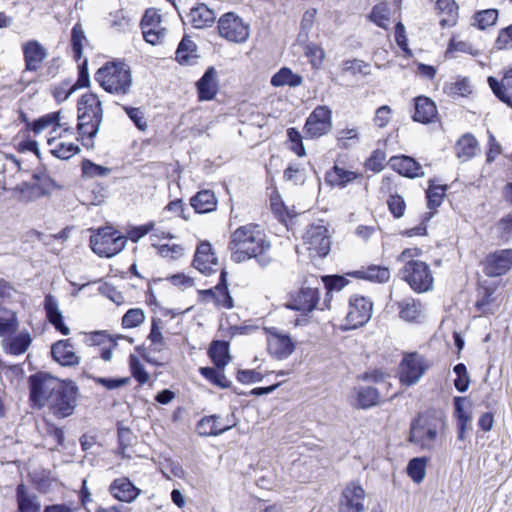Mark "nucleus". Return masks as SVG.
<instances>
[{
    "mask_svg": "<svg viewBox=\"0 0 512 512\" xmlns=\"http://www.w3.org/2000/svg\"><path fill=\"white\" fill-rule=\"evenodd\" d=\"M218 265V259L212 251L209 242H202L197 246L193 259V266L204 275H210L215 272Z\"/></svg>",
    "mask_w": 512,
    "mask_h": 512,
    "instance_id": "obj_19",
    "label": "nucleus"
},
{
    "mask_svg": "<svg viewBox=\"0 0 512 512\" xmlns=\"http://www.w3.org/2000/svg\"><path fill=\"white\" fill-rule=\"evenodd\" d=\"M498 19V10L486 9L475 13L473 17V25L484 30L496 23Z\"/></svg>",
    "mask_w": 512,
    "mask_h": 512,
    "instance_id": "obj_51",
    "label": "nucleus"
},
{
    "mask_svg": "<svg viewBox=\"0 0 512 512\" xmlns=\"http://www.w3.org/2000/svg\"><path fill=\"white\" fill-rule=\"evenodd\" d=\"M95 80L109 93L126 94L132 84L131 72L125 66H101Z\"/></svg>",
    "mask_w": 512,
    "mask_h": 512,
    "instance_id": "obj_3",
    "label": "nucleus"
},
{
    "mask_svg": "<svg viewBox=\"0 0 512 512\" xmlns=\"http://www.w3.org/2000/svg\"><path fill=\"white\" fill-rule=\"evenodd\" d=\"M399 316L407 322H418L422 317L421 303L413 298H405L397 303Z\"/></svg>",
    "mask_w": 512,
    "mask_h": 512,
    "instance_id": "obj_36",
    "label": "nucleus"
},
{
    "mask_svg": "<svg viewBox=\"0 0 512 512\" xmlns=\"http://www.w3.org/2000/svg\"><path fill=\"white\" fill-rule=\"evenodd\" d=\"M373 304L370 299L353 295L349 299L346 315V329H356L366 324L372 316Z\"/></svg>",
    "mask_w": 512,
    "mask_h": 512,
    "instance_id": "obj_12",
    "label": "nucleus"
},
{
    "mask_svg": "<svg viewBox=\"0 0 512 512\" xmlns=\"http://www.w3.org/2000/svg\"><path fill=\"white\" fill-rule=\"evenodd\" d=\"M268 352L278 360L287 359L295 350L290 335L276 327L265 328Z\"/></svg>",
    "mask_w": 512,
    "mask_h": 512,
    "instance_id": "obj_11",
    "label": "nucleus"
},
{
    "mask_svg": "<svg viewBox=\"0 0 512 512\" xmlns=\"http://www.w3.org/2000/svg\"><path fill=\"white\" fill-rule=\"evenodd\" d=\"M217 296L215 305L225 309H232L234 307L233 299L228 291L227 286V273L225 270L221 271L219 282L216 285Z\"/></svg>",
    "mask_w": 512,
    "mask_h": 512,
    "instance_id": "obj_44",
    "label": "nucleus"
},
{
    "mask_svg": "<svg viewBox=\"0 0 512 512\" xmlns=\"http://www.w3.org/2000/svg\"><path fill=\"white\" fill-rule=\"evenodd\" d=\"M142 34L147 43L158 45L164 43L168 31L162 26L161 15L158 10L149 8L141 20Z\"/></svg>",
    "mask_w": 512,
    "mask_h": 512,
    "instance_id": "obj_13",
    "label": "nucleus"
},
{
    "mask_svg": "<svg viewBox=\"0 0 512 512\" xmlns=\"http://www.w3.org/2000/svg\"><path fill=\"white\" fill-rule=\"evenodd\" d=\"M198 97L201 101L214 99L218 91L217 72L213 66L209 67L196 83Z\"/></svg>",
    "mask_w": 512,
    "mask_h": 512,
    "instance_id": "obj_27",
    "label": "nucleus"
},
{
    "mask_svg": "<svg viewBox=\"0 0 512 512\" xmlns=\"http://www.w3.org/2000/svg\"><path fill=\"white\" fill-rule=\"evenodd\" d=\"M145 320V313L140 308L129 309L122 317V325L124 328H135L142 324Z\"/></svg>",
    "mask_w": 512,
    "mask_h": 512,
    "instance_id": "obj_59",
    "label": "nucleus"
},
{
    "mask_svg": "<svg viewBox=\"0 0 512 512\" xmlns=\"http://www.w3.org/2000/svg\"><path fill=\"white\" fill-rule=\"evenodd\" d=\"M427 369L424 358L411 353L406 355L399 365V380L403 385L412 386L420 381Z\"/></svg>",
    "mask_w": 512,
    "mask_h": 512,
    "instance_id": "obj_14",
    "label": "nucleus"
},
{
    "mask_svg": "<svg viewBox=\"0 0 512 512\" xmlns=\"http://www.w3.org/2000/svg\"><path fill=\"white\" fill-rule=\"evenodd\" d=\"M356 406L361 409H369L380 403L378 390L371 386H359L355 388Z\"/></svg>",
    "mask_w": 512,
    "mask_h": 512,
    "instance_id": "obj_37",
    "label": "nucleus"
},
{
    "mask_svg": "<svg viewBox=\"0 0 512 512\" xmlns=\"http://www.w3.org/2000/svg\"><path fill=\"white\" fill-rule=\"evenodd\" d=\"M234 426L229 420L224 422L220 416L210 415L201 418L196 425V431L199 436L209 437L218 436L230 430Z\"/></svg>",
    "mask_w": 512,
    "mask_h": 512,
    "instance_id": "obj_20",
    "label": "nucleus"
},
{
    "mask_svg": "<svg viewBox=\"0 0 512 512\" xmlns=\"http://www.w3.org/2000/svg\"><path fill=\"white\" fill-rule=\"evenodd\" d=\"M86 41L84 30L80 24H76L71 33V48L73 52V58L75 61H79L82 57L83 43Z\"/></svg>",
    "mask_w": 512,
    "mask_h": 512,
    "instance_id": "obj_52",
    "label": "nucleus"
},
{
    "mask_svg": "<svg viewBox=\"0 0 512 512\" xmlns=\"http://www.w3.org/2000/svg\"><path fill=\"white\" fill-rule=\"evenodd\" d=\"M19 326L17 314L10 310H3L0 315V337H7L14 334Z\"/></svg>",
    "mask_w": 512,
    "mask_h": 512,
    "instance_id": "obj_48",
    "label": "nucleus"
},
{
    "mask_svg": "<svg viewBox=\"0 0 512 512\" xmlns=\"http://www.w3.org/2000/svg\"><path fill=\"white\" fill-rule=\"evenodd\" d=\"M90 85V75L88 66H77V80L64 81L61 85L53 90V95L57 102H63L69 98L77 89L88 87Z\"/></svg>",
    "mask_w": 512,
    "mask_h": 512,
    "instance_id": "obj_17",
    "label": "nucleus"
},
{
    "mask_svg": "<svg viewBox=\"0 0 512 512\" xmlns=\"http://www.w3.org/2000/svg\"><path fill=\"white\" fill-rule=\"evenodd\" d=\"M465 397H454V415L457 421V427H471L472 415L470 411L464 409Z\"/></svg>",
    "mask_w": 512,
    "mask_h": 512,
    "instance_id": "obj_50",
    "label": "nucleus"
},
{
    "mask_svg": "<svg viewBox=\"0 0 512 512\" xmlns=\"http://www.w3.org/2000/svg\"><path fill=\"white\" fill-rule=\"evenodd\" d=\"M30 401L37 408L46 406L61 380L45 372H38L29 377Z\"/></svg>",
    "mask_w": 512,
    "mask_h": 512,
    "instance_id": "obj_7",
    "label": "nucleus"
},
{
    "mask_svg": "<svg viewBox=\"0 0 512 512\" xmlns=\"http://www.w3.org/2000/svg\"><path fill=\"white\" fill-rule=\"evenodd\" d=\"M497 228L501 239L509 240L512 237V213L502 217L497 223Z\"/></svg>",
    "mask_w": 512,
    "mask_h": 512,
    "instance_id": "obj_64",
    "label": "nucleus"
},
{
    "mask_svg": "<svg viewBox=\"0 0 512 512\" xmlns=\"http://www.w3.org/2000/svg\"><path fill=\"white\" fill-rule=\"evenodd\" d=\"M224 369H218L213 367H201L199 369L200 374L210 381L213 385L219 388H229L231 381L225 376Z\"/></svg>",
    "mask_w": 512,
    "mask_h": 512,
    "instance_id": "obj_46",
    "label": "nucleus"
},
{
    "mask_svg": "<svg viewBox=\"0 0 512 512\" xmlns=\"http://www.w3.org/2000/svg\"><path fill=\"white\" fill-rule=\"evenodd\" d=\"M48 144L51 146V153L62 160H68L80 152L78 145L71 142L56 141L55 137L49 138Z\"/></svg>",
    "mask_w": 512,
    "mask_h": 512,
    "instance_id": "obj_41",
    "label": "nucleus"
},
{
    "mask_svg": "<svg viewBox=\"0 0 512 512\" xmlns=\"http://www.w3.org/2000/svg\"><path fill=\"white\" fill-rule=\"evenodd\" d=\"M385 161V153L381 150H376L372 153V155L366 160L365 168L367 170L378 173L382 171L384 168Z\"/></svg>",
    "mask_w": 512,
    "mask_h": 512,
    "instance_id": "obj_63",
    "label": "nucleus"
},
{
    "mask_svg": "<svg viewBox=\"0 0 512 512\" xmlns=\"http://www.w3.org/2000/svg\"><path fill=\"white\" fill-rule=\"evenodd\" d=\"M325 288L328 292L331 291H341L344 287H346L349 283V280L344 276L340 275H327L322 277Z\"/></svg>",
    "mask_w": 512,
    "mask_h": 512,
    "instance_id": "obj_61",
    "label": "nucleus"
},
{
    "mask_svg": "<svg viewBox=\"0 0 512 512\" xmlns=\"http://www.w3.org/2000/svg\"><path fill=\"white\" fill-rule=\"evenodd\" d=\"M77 392L78 388L73 382L61 381L47 405L56 417H68L76 407Z\"/></svg>",
    "mask_w": 512,
    "mask_h": 512,
    "instance_id": "obj_6",
    "label": "nucleus"
},
{
    "mask_svg": "<svg viewBox=\"0 0 512 512\" xmlns=\"http://www.w3.org/2000/svg\"><path fill=\"white\" fill-rule=\"evenodd\" d=\"M271 244L266 239L264 231L256 224H247L238 227L232 234L229 248L232 252V260L240 263L251 258H256L262 267L271 262L267 255Z\"/></svg>",
    "mask_w": 512,
    "mask_h": 512,
    "instance_id": "obj_1",
    "label": "nucleus"
},
{
    "mask_svg": "<svg viewBox=\"0 0 512 512\" xmlns=\"http://www.w3.org/2000/svg\"><path fill=\"white\" fill-rule=\"evenodd\" d=\"M347 275L370 282L386 283L390 279V270L385 266L369 265L368 267H362L359 270L349 272Z\"/></svg>",
    "mask_w": 512,
    "mask_h": 512,
    "instance_id": "obj_28",
    "label": "nucleus"
},
{
    "mask_svg": "<svg viewBox=\"0 0 512 512\" xmlns=\"http://www.w3.org/2000/svg\"><path fill=\"white\" fill-rule=\"evenodd\" d=\"M16 512H41L39 496L30 491L23 483L16 487Z\"/></svg>",
    "mask_w": 512,
    "mask_h": 512,
    "instance_id": "obj_25",
    "label": "nucleus"
},
{
    "mask_svg": "<svg viewBox=\"0 0 512 512\" xmlns=\"http://www.w3.org/2000/svg\"><path fill=\"white\" fill-rule=\"evenodd\" d=\"M427 458L416 457L412 458L407 465V474L413 482L421 483L426 475Z\"/></svg>",
    "mask_w": 512,
    "mask_h": 512,
    "instance_id": "obj_47",
    "label": "nucleus"
},
{
    "mask_svg": "<svg viewBox=\"0 0 512 512\" xmlns=\"http://www.w3.org/2000/svg\"><path fill=\"white\" fill-rule=\"evenodd\" d=\"M483 273L490 278L507 275L512 270V248L496 249L482 261Z\"/></svg>",
    "mask_w": 512,
    "mask_h": 512,
    "instance_id": "obj_9",
    "label": "nucleus"
},
{
    "mask_svg": "<svg viewBox=\"0 0 512 512\" xmlns=\"http://www.w3.org/2000/svg\"><path fill=\"white\" fill-rule=\"evenodd\" d=\"M191 206L197 213H208L216 208L217 200L211 190H201L191 198Z\"/></svg>",
    "mask_w": 512,
    "mask_h": 512,
    "instance_id": "obj_39",
    "label": "nucleus"
},
{
    "mask_svg": "<svg viewBox=\"0 0 512 512\" xmlns=\"http://www.w3.org/2000/svg\"><path fill=\"white\" fill-rule=\"evenodd\" d=\"M196 45L189 36H184L176 50L178 62H189L196 58Z\"/></svg>",
    "mask_w": 512,
    "mask_h": 512,
    "instance_id": "obj_49",
    "label": "nucleus"
},
{
    "mask_svg": "<svg viewBox=\"0 0 512 512\" xmlns=\"http://www.w3.org/2000/svg\"><path fill=\"white\" fill-rule=\"evenodd\" d=\"M365 491L356 482L348 484L342 492L338 512H364Z\"/></svg>",
    "mask_w": 512,
    "mask_h": 512,
    "instance_id": "obj_16",
    "label": "nucleus"
},
{
    "mask_svg": "<svg viewBox=\"0 0 512 512\" xmlns=\"http://www.w3.org/2000/svg\"><path fill=\"white\" fill-rule=\"evenodd\" d=\"M53 359L62 366H75L80 363V357L74 352L70 339L58 340L51 347Z\"/></svg>",
    "mask_w": 512,
    "mask_h": 512,
    "instance_id": "obj_23",
    "label": "nucleus"
},
{
    "mask_svg": "<svg viewBox=\"0 0 512 512\" xmlns=\"http://www.w3.org/2000/svg\"><path fill=\"white\" fill-rule=\"evenodd\" d=\"M387 205L395 218H401L404 215L406 204L402 196L398 194L390 195Z\"/></svg>",
    "mask_w": 512,
    "mask_h": 512,
    "instance_id": "obj_62",
    "label": "nucleus"
},
{
    "mask_svg": "<svg viewBox=\"0 0 512 512\" xmlns=\"http://www.w3.org/2000/svg\"><path fill=\"white\" fill-rule=\"evenodd\" d=\"M444 92L450 96H467L472 92V87L467 78H462L445 84Z\"/></svg>",
    "mask_w": 512,
    "mask_h": 512,
    "instance_id": "obj_53",
    "label": "nucleus"
},
{
    "mask_svg": "<svg viewBox=\"0 0 512 512\" xmlns=\"http://www.w3.org/2000/svg\"><path fill=\"white\" fill-rule=\"evenodd\" d=\"M208 355L218 369H224L231 360L229 344L226 341H212L208 349Z\"/></svg>",
    "mask_w": 512,
    "mask_h": 512,
    "instance_id": "obj_34",
    "label": "nucleus"
},
{
    "mask_svg": "<svg viewBox=\"0 0 512 512\" xmlns=\"http://www.w3.org/2000/svg\"><path fill=\"white\" fill-rule=\"evenodd\" d=\"M453 371L457 376L456 379L454 380L455 388L461 393L467 391L470 384V378L465 364H456L453 368Z\"/></svg>",
    "mask_w": 512,
    "mask_h": 512,
    "instance_id": "obj_58",
    "label": "nucleus"
},
{
    "mask_svg": "<svg viewBox=\"0 0 512 512\" xmlns=\"http://www.w3.org/2000/svg\"><path fill=\"white\" fill-rule=\"evenodd\" d=\"M437 437V430L432 426H424L420 423H413L409 440L419 444L422 448H431Z\"/></svg>",
    "mask_w": 512,
    "mask_h": 512,
    "instance_id": "obj_30",
    "label": "nucleus"
},
{
    "mask_svg": "<svg viewBox=\"0 0 512 512\" xmlns=\"http://www.w3.org/2000/svg\"><path fill=\"white\" fill-rule=\"evenodd\" d=\"M12 191L17 194V199L20 202H31L44 194L39 185L27 182H22L14 187Z\"/></svg>",
    "mask_w": 512,
    "mask_h": 512,
    "instance_id": "obj_45",
    "label": "nucleus"
},
{
    "mask_svg": "<svg viewBox=\"0 0 512 512\" xmlns=\"http://www.w3.org/2000/svg\"><path fill=\"white\" fill-rule=\"evenodd\" d=\"M331 114L327 106H317L306 120V134L311 138H318L328 133L332 128Z\"/></svg>",
    "mask_w": 512,
    "mask_h": 512,
    "instance_id": "obj_15",
    "label": "nucleus"
},
{
    "mask_svg": "<svg viewBox=\"0 0 512 512\" xmlns=\"http://www.w3.org/2000/svg\"><path fill=\"white\" fill-rule=\"evenodd\" d=\"M103 120L102 103L94 93H86L78 101V133L83 145H93Z\"/></svg>",
    "mask_w": 512,
    "mask_h": 512,
    "instance_id": "obj_2",
    "label": "nucleus"
},
{
    "mask_svg": "<svg viewBox=\"0 0 512 512\" xmlns=\"http://www.w3.org/2000/svg\"><path fill=\"white\" fill-rule=\"evenodd\" d=\"M488 84L494 95L508 107L512 108V68L509 69L501 81L495 77H488Z\"/></svg>",
    "mask_w": 512,
    "mask_h": 512,
    "instance_id": "obj_24",
    "label": "nucleus"
},
{
    "mask_svg": "<svg viewBox=\"0 0 512 512\" xmlns=\"http://www.w3.org/2000/svg\"><path fill=\"white\" fill-rule=\"evenodd\" d=\"M110 172H111L110 168L95 164L91 160L85 159L82 162V173L85 177H88V178L105 177V176L109 175Z\"/></svg>",
    "mask_w": 512,
    "mask_h": 512,
    "instance_id": "obj_57",
    "label": "nucleus"
},
{
    "mask_svg": "<svg viewBox=\"0 0 512 512\" xmlns=\"http://www.w3.org/2000/svg\"><path fill=\"white\" fill-rule=\"evenodd\" d=\"M127 238L111 227L98 229L90 237V246L94 253L101 257L110 258L121 252L126 246Z\"/></svg>",
    "mask_w": 512,
    "mask_h": 512,
    "instance_id": "obj_4",
    "label": "nucleus"
},
{
    "mask_svg": "<svg viewBox=\"0 0 512 512\" xmlns=\"http://www.w3.org/2000/svg\"><path fill=\"white\" fill-rule=\"evenodd\" d=\"M436 115V105L431 99L425 96L415 99V111L412 116L414 121L427 124L432 122Z\"/></svg>",
    "mask_w": 512,
    "mask_h": 512,
    "instance_id": "obj_29",
    "label": "nucleus"
},
{
    "mask_svg": "<svg viewBox=\"0 0 512 512\" xmlns=\"http://www.w3.org/2000/svg\"><path fill=\"white\" fill-rule=\"evenodd\" d=\"M25 64H38L48 57V50L37 40H29L22 46Z\"/></svg>",
    "mask_w": 512,
    "mask_h": 512,
    "instance_id": "obj_35",
    "label": "nucleus"
},
{
    "mask_svg": "<svg viewBox=\"0 0 512 512\" xmlns=\"http://www.w3.org/2000/svg\"><path fill=\"white\" fill-rule=\"evenodd\" d=\"M130 370L132 376L141 384H145L149 380V373L135 355L129 357Z\"/></svg>",
    "mask_w": 512,
    "mask_h": 512,
    "instance_id": "obj_60",
    "label": "nucleus"
},
{
    "mask_svg": "<svg viewBox=\"0 0 512 512\" xmlns=\"http://www.w3.org/2000/svg\"><path fill=\"white\" fill-rule=\"evenodd\" d=\"M457 158L461 162H467L479 152V143L470 133L464 134L455 145Z\"/></svg>",
    "mask_w": 512,
    "mask_h": 512,
    "instance_id": "obj_31",
    "label": "nucleus"
},
{
    "mask_svg": "<svg viewBox=\"0 0 512 512\" xmlns=\"http://www.w3.org/2000/svg\"><path fill=\"white\" fill-rule=\"evenodd\" d=\"M160 320L153 318L148 340L151 342V349L160 352L165 347V340L159 326Z\"/></svg>",
    "mask_w": 512,
    "mask_h": 512,
    "instance_id": "obj_56",
    "label": "nucleus"
},
{
    "mask_svg": "<svg viewBox=\"0 0 512 512\" xmlns=\"http://www.w3.org/2000/svg\"><path fill=\"white\" fill-rule=\"evenodd\" d=\"M110 494L121 502L131 503L141 493L129 478L121 477L115 479L109 486Z\"/></svg>",
    "mask_w": 512,
    "mask_h": 512,
    "instance_id": "obj_22",
    "label": "nucleus"
},
{
    "mask_svg": "<svg viewBox=\"0 0 512 512\" xmlns=\"http://www.w3.org/2000/svg\"><path fill=\"white\" fill-rule=\"evenodd\" d=\"M49 127L53 128V132H56V128H61L65 132L70 130V126L62 121L61 111L48 113L38 118L33 122L32 130L35 134H40Z\"/></svg>",
    "mask_w": 512,
    "mask_h": 512,
    "instance_id": "obj_32",
    "label": "nucleus"
},
{
    "mask_svg": "<svg viewBox=\"0 0 512 512\" xmlns=\"http://www.w3.org/2000/svg\"><path fill=\"white\" fill-rule=\"evenodd\" d=\"M327 228L321 224L310 225L303 235V242L311 257H325L330 251V238Z\"/></svg>",
    "mask_w": 512,
    "mask_h": 512,
    "instance_id": "obj_10",
    "label": "nucleus"
},
{
    "mask_svg": "<svg viewBox=\"0 0 512 512\" xmlns=\"http://www.w3.org/2000/svg\"><path fill=\"white\" fill-rule=\"evenodd\" d=\"M32 337L28 331H22L6 344L5 351L11 355L24 354L31 345Z\"/></svg>",
    "mask_w": 512,
    "mask_h": 512,
    "instance_id": "obj_42",
    "label": "nucleus"
},
{
    "mask_svg": "<svg viewBox=\"0 0 512 512\" xmlns=\"http://www.w3.org/2000/svg\"><path fill=\"white\" fill-rule=\"evenodd\" d=\"M302 83V77L292 72L287 66H283L271 79L274 87H297Z\"/></svg>",
    "mask_w": 512,
    "mask_h": 512,
    "instance_id": "obj_43",
    "label": "nucleus"
},
{
    "mask_svg": "<svg viewBox=\"0 0 512 512\" xmlns=\"http://www.w3.org/2000/svg\"><path fill=\"white\" fill-rule=\"evenodd\" d=\"M402 278L417 293L433 288L434 278L429 265L420 260L408 261L401 270Z\"/></svg>",
    "mask_w": 512,
    "mask_h": 512,
    "instance_id": "obj_5",
    "label": "nucleus"
},
{
    "mask_svg": "<svg viewBox=\"0 0 512 512\" xmlns=\"http://www.w3.org/2000/svg\"><path fill=\"white\" fill-rule=\"evenodd\" d=\"M44 309L48 322L61 334L68 335L70 333V329L64 324L63 315L59 309L58 301L53 295L47 294L45 296Z\"/></svg>",
    "mask_w": 512,
    "mask_h": 512,
    "instance_id": "obj_26",
    "label": "nucleus"
},
{
    "mask_svg": "<svg viewBox=\"0 0 512 512\" xmlns=\"http://www.w3.org/2000/svg\"><path fill=\"white\" fill-rule=\"evenodd\" d=\"M358 177H360V174L354 171L346 170L342 167H339L338 165H334L332 170L326 174V180L329 184L341 188L346 187L349 183L353 182Z\"/></svg>",
    "mask_w": 512,
    "mask_h": 512,
    "instance_id": "obj_38",
    "label": "nucleus"
},
{
    "mask_svg": "<svg viewBox=\"0 0 512 512\" xmlns=\"http://www.w3.org/2000/svg\"><path fill=\"white\" fill-rule=\"evenodd\" d=\"M320 299L318 289L303 287L299 292L291 297L287 302V308L291 310L309 313L313 311Z\"/></svg>",
    "mask_w": 512,
    "mask_h": 512,
    "instance_id": "obj_18",
    "label": "nucleus"
},
{
    "mask_svg": "<svg viewBox=\"0 0 512 512\" xmlns=\"http://www.w3.org/2000/svg\"><path fill=\"white\" fill-rule=\"evenodd\" d=\"M218 31L229 42L244 43L249 38L250 26L237 14L228 12L219 18Z\"/></svg>",
    "mask_w": 512,
    "mask_h": 512,
    "instance_id": "obj_8",
    "label": "nucleus"
},
{
    "mask_svg": "<svg viewBox=\"0 0 512 512\" xmlns=\"http://www.w3.org/2000/svg\"><path fill=\"white\" fill-rule=\"evenodd\" d=\"M388 164L394 171L402 176L408 178L424 176L422 166L410 156H393L389 159Z\"/></svg>",
    "mask_w": 512,
    "mask_h": 512,
    "instance_id": "obj_21",
    "label": "nucleus"
},
{
    "mask_svg": "<svg viewBox=\"0 0 512 512\" xmlns=\"http://www.w3.org/2000/svg\"><path fill=\"white\" fill-rule=\"evenodd\" d=\"M216 15L207 5L201 3L193 7L189 13V19L194 28L202 29L211 26Z\"/></svg>",
    "mask_w": 512,
    "mask_h": 512,
    "instance_id": "obj_33",
    "label": "nucleus"
},
{
    "mask_svg": "<svg viewBox=\"0 0 512 512\" xmlns=\"http://www.w3.org/2000/svg\"><path fill=\"white\" fill-rule=\"evenodd\" d=\"M390 17V9L386 3L375 5L369 15L371 21L381 28H387Z\"/></svg>",
    "mask_w": 512,
    "mask_h": 512,
    "instance_id": "obj_54",
    "label": "nucleus"
},
{
    "mask_svg": "<svg viewBox=\"0 0 512 512\" xmlns=\"http://www.w3.org/2000/svg\"><path fill=\"white\" fill-rule=\"evenodd\" d=\"M429 188L426 191L429 208H437L441 205L445 192L446 186L435 185L432 180L429 181Z\"/></svg>",
    "mask_w": 512,
    "mask_h": 512,
    "instance_id": "obj_55",
    "label": "nucleus"
},
{
    "mask_svg": "<svg viewBox=\"0 0 512 512\" xmlns=\"http://www.w3.org/2000/svg\"><path fill=\"white\" fill-rule=\"evenodd\" d=\"M437 9L442 26L455 25L458 17V6L454 0H438Z\"/></svg>",
    "mask_w": 512,
    "mask_h": 512,
    "instance_id": "obj_40",
    "label": "nucleus"
}]
</instances>
